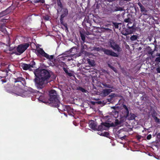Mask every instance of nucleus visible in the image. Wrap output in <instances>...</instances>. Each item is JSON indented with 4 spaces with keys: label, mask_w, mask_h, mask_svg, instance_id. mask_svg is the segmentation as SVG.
I'll list each match as a JSON object with an SVG mask.
<instances>
[{
    "label": "nucleus",
    "mask_w": 160,
    "mask_h": 160,
    "mask_svg": "<svg viewBox=\"0 0 160 160\" xmlns=\"http://www.w3.org/2000/svg\"><path fill=\"white\" fill-rule=\"evenodd\" d=\"M35 78L34 80L38 89H42L45 86V81H47L51 77L49 72L45 69H36L34 72Z\"/></svg>",
    "instance_id": "1"
},
{
    "label": "nucleus",
    "mask_w": 160,
    "mask_h": 160,
    "mask_svg": "<svg viewBox=\"0 0 160 160\" xmlns=\"http://www.w3.org/2000/svg\"><path fill=\"white\" fill-rule=\"evenodd\" d=\"M49 103L53 107L57 108L58 110L61 111H65L64 105L60 103L58 98L57 94L54 90H52L49 92Z\"/></svg>",
    "instance_id": "2"
},
{
    "label": "nucleus",
    "mask_w": 160,
    "mask_h": 160,
    "mask_svg": "<svg viewBox=\"0 0 160 160\" xmlns=\"http://www.w3.org/2000/svg\"><path fill=\"white\" fill-rule=\"evenodd\" d=\"M29 44L28 43H24L18 45L17 48V55H20L22 53L29 47Z\"/></svg>",
    "instance_id": "3"
},
{
    "label": "nucleus",
    "mask_w": 160,
    "mask_h": 160,
    "mask_svg": "<svg viewBox=\"0 0 160 160\" xmlns=\"http://www.w3.org/2000/svg\"><path fill=\"white\" fill-rule=\"evenodd\" d=\"M113 126V123L110 124L106 122H102L100 125L97 127L96 130L102 131V130H106L108 128H109L111 126Z\"/></svg>",
    "instance_id": "4"
},
{
    "label": "nucleus",
    "mask_w": 160,
    "mask_h": 160,
    "mask_svg": "<svg viewBox=\"0 0 160 160\" xmlns=\"http://www.w3.org/2000/svg\"><path fill=\"white\" fill-rule=\"evenodd\" d=\"M17 85L14 84L12 92L18 95L22 96L24 92V90L22 88L21 85H19L17 86Z\"/></svg>",
    "instance_id": "5"
},
{
    "label": "nucleus",
    "mask_w": 160,
    "mask_h": 160,
    "mask_svg": "<svg viewBox=\"0 0 160 160\" xmlns=\"http://www.w3.org/2000/svg\"><path fill=\"white\" fill-rule=\"evenodd\" d=\"M132 23H128L127 25V28L126 29L125 31L123 30L122 32V33L125 36H127L129 34H131L134 31V28L133 26H129V24H131Z\"/></svg>",
    "instance_id": "6"
},
{
    "label": "nucleus",
    "mask_w": 160,
    "mask_h": 160,
    "mask_svg": "<svg viewBox=\"0 0 160 160\" xmlns=\"http://www.w3.org/2000/svg\"><path fill=\"white\" fill-rule=\"evenodd\" d=\"M120 112L122 113V115L120 116V118L119 119L120 120V122L122 124L126 122L127 119V115L128 112L127 109L126 112L124 110V108L123 107L121 109Z\"/></svg>",
    "instance_id": "7"
},
{
    "label": "nucleus",
    "mask_w": 160,
    "mask_h": 160,
    "mask_svg": "<svg viewBox=\"0 0 160 160\" xmlns=\"http://www.w3.org/2000/svg\"><path fill=\"white\" fill-rule=\"evenodd\" d=\"M109 45L111 48L118 52L122 51V49L119 45L116 43L113 40H111L109 41Z\"/></svg>",
    "instance_id": "8"
},
{
    "label": "nucleus",
    "mask_w": 160,
    "mask_h": 160,
    "mask_svg": "<svg viewBox=\"0 0 160 160\" xmlns=\"http://www.w3.org/2000/svg\"><path fill=\"white\" fill-rule=\"evenodd\" d=\"M35 65V62L33 61H32L29 64L23 63L21 67L24 70H28L30 71H32V68H33Z\"/></svg>",
    "instance_id": "9"
},
{
    "label": "nucleus",
    "mask_w": 160,
    "mask_h": 160,
    "mask_svg": "<svg viewBox=\"0 0 160 160\" xmlns=\"http://www.w3.org/2000/svg\"><path fill=\"white\" fill-rule=\"evenodd\" d=\"M122 107L124 108V110L126 111V110H128V114L127 115V120L131 121L135 120L137 116L133 113L131 112L129 113V111L128 107L124 104H122Z\"/></svg>",
    "instance_id": "10"
},
{
    "label": "nucleus",
    "mask_w": 160,
    "mask_h": 160,
    "mask_svg": "<svg viewBox=\"0 0 160 160\" xmlns=\"http://www.w3.org/2000/svg\"><path fill=\"white\" fill-rule=\"evenodd\" d=\"M57 13L60 14V17L65 18L66 17L68 13V9L66 8H63L61 9H57Z\"/></svg>",
    "instance_id": "11"
},
{
    "label": "nucleus",
    "mask_w": 160,
    "mask_h": 160,
    "mask_svg": "<svg viewBox=\"0 0 160 160\" xmlns=\"http://www.w3.org/2000/svg\"><path fill=\"white\" fill-rule=\"evenodd\" d=\"M103 52L104 54L108 56L117 57H118V55L117 53L112 50L106 49L105 48H103Z\"/></svg>",
    "instance_id": "12"
},
{
    "label": "nucleus",
    "mask_w": 160,
    "mask_h": 160,
    "mask_svg": "<svg viewBox=\"0 0 160 160\" xmlns=\"http://www.w3.org/2000/svg\"><path fill=\"white\" fill-rule=\"evenodd\" d=\"M13 82L15 83L19 82V85L23 86H24L26 84L25 78L21 77H19L17 78H14Z\"/></svg>",
    "instance_id": "13"
},
{
    "label": "nucleus",
    "mask_w": 160,
    "mask_h": 160,
    "mask_svg": "<svg viewBox=\"0 0 160 160\" xmlns=\"http://www.w3.org/2000/svg\"><path fill=\"white\" fill-rule=\"evenodd\" d=\"M35 53L38 57L42 56L45 57L47 54L42 48H39L36 50Z\"/></svg>",
    "instance_id": "14"
},
{
    "label": "nucleus",
    "mask_w": 160,
    "mask_h": 160,
    "mask_svg": "<svg viewBox=\"0 0 160 160\" xmlns=\"http://www.w3.org/2000/svg\"><path fill=\"white\" fill-rule=\"evenodd\" d=\"M89 127L94 130H96L97 127L96 123L93 120H91L89 123Z\"/></svg>",
    "instance_id": "15"
},
{
    "label": "nucleus",
    "mask_w": 160,
    "mask_h": 160,
    "mask_svg": "<svg viewBox=\"0 0 160 160\" xmlns=\"http://www.w3.org/2000/svg\"><path fill=\"white\" fill-rule=\"evenodd\" d=\"M83 24H84V26H86V29H89L92 25L91 21L87 19H84Z\"/></svg>",
    "instance_id": "16"
},
{
    "label": "nucleus",
    "mask_w": 160,
    "mask_h": 160,
    "mask_svg": "<svg viewBox=\"0 0 160 160\" xmlns=\"http://www.w3.org/2000/svg\"><path fill=\"white\" fill-rule=\"evenodd\" d=\"M65 111H67L69 114H71L72 113H73V109L68 105H66L64 107Z\"/></svg>",
    "instance_id": "17"
},
{
    "label": "nucleus",
    "mask_w": 160,
    "mask_h": 160,
    "mask_svg": "<svg viewBox=\"0 0 160 160\" xmlns=\"http://www.w3.org/2000/svg\"><path fill=\"white\" fill-rule=\"evenodd\" d=\"M112 90L111 89H104L102 91V93L104 96H107L108 95L109 93L112 92Z\"/></svg>",
    "instance_id": "18"
},
{
    "label": "nucleus",
    "mask_w": 160,
    "mask_h": 160,
    "mask_svg": "<svg viewBox=\"0 0 160 160\" xmlns=\"http://www.w3.org/2000/svg\"><path fill=\"white\" fill-rule=\"evenodd\" d=\"M137 4L139 6V8H140L141 11L142 12H144L145 13H146L147 12V11L141 3L138 2L137 3Z\"/></svg>",
    "instance_id": "19"
},
{
    "label": "nucleus",
    "mask_w": 160,
    "mask_h": 160,
    "mask_svg": "<svg viewBox=\"0 0 160 160\" xmlns=\"http://www.w3.org/2000/svg\"><path fill=\"white\" fill-rule=\"evenodd\" d=\"M64 18L60 17V22L61 24L63 25L65 28H66V29L67 30H68V28L67 27V24L66 23H64L63 22V19Z\"/></svg>",
    "instance_id": "20"
},
{
    "label": "nucleus",
    "mask_w": 160,
    "mask_h": 160,
    "mask_svg": "<svg viewBox=\"0 0 160 160\" xmlns=\"http://www.w3.org/2000/svg\"><path fill=\"white\" fill-rule=\"evenodd\" d=\"M7 72L1 70H0V77L1 78H4L7 76Z\"/></svg>",
    "instance_id": "21"
},
{
    "label": "nucleus",
    "mask_w": 160,
    "mask_h": 160,
    "mask_svg": "<svg viewBox=\"0 0 160 160\" xmlns=\"http://www.w3.org/2000/svg\"><path fill=\"white\" fill-rule=\"evenodd\" d=\"M7 32L6 28H0V34L3 36Z\"/></svg>",
    "instance_id": "22"
},
{
    "label": "nucleus",
    "mask_w": 160,
    "mask_h": 160,
    "mask_svg": "<svg viewBox=\"0 0 160 160\" xmlns=\"http://www.w3.org/2000/svg\"><path fill=\"white\" fill-rule=\"evenodd\" d=\"M103 48H103L102 47H94L93 49L94 51L97 52H100L102 51L103 52Z\"/></svg>",
    "instance_id": "23"
},
{
    "label": "nucleus",
    "mask_w": 160,
    "mask_h": 160,
    "mask_svg": "<svg viewBox=\"0 0 160 160\" xmlns=\"http://www.w3.org/2000/svg\"><path fill=\"white\" fill-rule=\"evenodd\" d=\"M101 84L105 88L111 89L113 88V86L110 84H107L106 83L104 82H102Z\"/></svg>",
    "instance_id": "24"
},
{
    "label": "nucleus",
    "mask_w": 160,
    "mask_h": 160,
    "mask_svg": "<svg viewBox=\"0 0 160 160\" xmlns=\"http://www.w3.org/2000/svg\"><path fill=\"white\" fill-rule=\"evenodd\" d=\"M54 56L53 55H49L47 53L45 58L49 61H52L54 58Z\"/></svg>",
    "instance_id": "25"
},
{
    "label": "nucleus",
    "mask_w": 160,
    "mask_h": 160,
    "mask_svg": "<svg viewBox=\"0 0 160 160\" xmlns=\"http://www.w3.org/2000/svg\"><path fill=\"white\" fill-rule=\"evenodd\" d=\"M88 62L89 64L91 66L93 67L95 65V62L93 60H91L88 59Z\"/></svg>",
    "instance_id": "26"
},
{
    "label": "nucleus",
    "mask_w": 160,
    "mask_h": 160,
    "mask_svg": "<svg viewBox=\"0 0 160 160\" xmlns=\"http://www.w3.org/2000/svg\"><path fill=\"white\" fill-rule=\"evenodd\" d=\"M58 8L57 9H61L64 8L61 1L57 2Z\"/></svg>",
    "instance_id": "27"
},
{
    "label": "nucleus",
    "mask_w": 160,
    "mask_h": 160,
    "mask_svg": "<svg viewBox=\"0 0 160 160\" xmlns=\"http://www.w3.org/2000/svg\"><path fill=\"white\" fill-rule=\"evenodd\" d=\"M112 26L114 27L115 28L118 29L119 28V25H121L122 24L121 23H117L116 22H112Z\"/></svg>",
    "instance_id": "28"
},
{
    "label": "nucleus",
    "mask_w": 160,
    "mask_h": 160,
    "mask_svg": "<svg viewBox=\"0 0 160 160\" xmlns=\"http://www.w3.org/2000/svg\"><path fill=\"white\" fill-rule=\"evenodd\" d=\"M62 68L65 72L69 76L71 77L72 76V74L71 73L69 72L67 68L63 67Z\"/></svg>",
    "instance_id": "29"
},
{
    "label": "nucleus",
    "mask_w": 160,
    "mask_h": 160,
    "mask_svg": "<svg viewBox=\"0 0 160 160\" xmlns=\"http://www.w3.org/2000/svg\"><path fill=\"white\" fill-rule=\"evenodd\" d=\"M138 37L136 35H133L131 36L130 39L132 41H134L136 40Z\"/></svg>",
    "instance_id": "30"
},
{
    "label": "nucleus",
    "mask_w": 160,
    "mask_h": 160,
    "mask_svg": "<svg viewBox=\"0 0 160 160\" xmlns=\"http://www.w3.org/2000/svg\"><path fill=\"white\" fill-rule=\"evenodd\" d=\"M77 89L78 90L81 91L82 92L86 93L87 92V90H86L84 88L81 87H79L78 88H77Z\"/></svg>",
    "instance_id": "31"
},
{
    "label": "nucleus",
    "mask_w": 160,
    "mask_h": 160,
    "mask_svg": "<svg viewBox=\"0 0 160 160\" xmlns=\"http://www.w3.org/2000/svg\"><path fill=\"white\" fill-rule=\"evenodd\" d=\"M5 88L6 91L8 92H10V85L9 84H7L5 86Z\"/></svg>",
    "instance_id": "32"
},
{
    "label": "nucleus",
    "mask_w": 160,
    "mask_h": 160,
    "mask_svg": "<svg viewBox=\"0 0 160 160\" xmlns=\"http://www.w3.org/2000/svg\"><path fill=\"white\" fill-rule=\"evenodd\" d=\"M98 134L101 136L106 137H108L109 135V133L107 132H104L103 133H101L100 134Z\"/></svg>",
    "instance_id": "33"
},
{
    "label": "nucleus",
    "mask_w": 160,
    "mask_h": 160,
    "mask_svg": "<svg viewBox=\"0 0 160 160\" xmlns=\"http://www.w3.org/2000/svg\"><path fill=\"white\" fill-rule=\"evenodd\" d=\"M80 36L82 40L83 41V43L85 42V37L84 35L80 32Z\"/></svg>",
    "instance_id": "34"
},
{
    "label": "nucleus",
    "mask_w": 160,
    "mask_h": 160,
    "mask_svg": "<svg viewBox=\"0 0 160 160\" xmlns=\"http://www.w3.org/2000/svg\"><path fill=\"white\" fill-rule=\"evenodd\" d=\"M122 10L123 9L122 8L118 6L115 7L114 11H122Z\"/></svg>",
    "instance_id": "35"
},
{
    "label": "nucleus",
    "mask_w": 160,
    "mask_h": 160,
    "mask_svg": "<svg viewBox=\"0 0 160 160\" xmlns=\"http://www.w3.org/2000/svg\"><path fill=\"white\" fill-rule=\"evenodd\" d=\"M33 2L34 3H37L39 2H41L42 3H45V0H34L33 1Z\"/></svg>",
    "instance_id": "36"
},
{
    "label": "nucleus",
    "mask_w": 160,
    "mask_h": 160,
    "mask_svg": "<svg viewBox=\"0 0 160 160\" xmlns=\"http://www.w3.org/2000/svg\"><path fill=\"white\" fill-rule=\"evenodd\" d=\"M108 66L109 68H110L114 72H117V70L115 68L111 66V65L109 64H108Z\"/></svg>",
    "instance_id": "37"
},
{
    "label": "nucleus",
    "mask_w": 160,
    "mask_h": 160,
    "mask_svg": "<svg viewBox=\"0 0 160 160\" xmlns=\"http://www.w3.org/2000/svg\"><path fill=\"white\" fill-rule=\"evenodd\" d=\"M152 117L154 118L156 122L158 123H159V122L160 119L158 118L157 117L155 116H153V115H152Z\"/></svg>",
    "instance_id": "38"
},
{
    "label": "nucleus",
    "mask_w": 160,
    "mask_h": 160,
    "mask_svg": "<svg viewBox=\"0 0 160 160\" xmlns=\"http://www.w3.org/2000/svg\"><path fill=\"white\" fill-rule=\"evenodd\" d=\"M43 18L46 21H48L50 19V17L48 15H46L45 16H43Z\"/></svg>",
    "instance_id": "39"
},
{
    "label": "nucleus",
    "mask_w": 160,
    "mask_h": 160,
    "mask_svg": "<svg viewBox=\"0 0 160 160\" xmlns=\"http://www.w3.org/2000/svg\"><path fill=\"white\" fill-rule=\"evenodd\" d=\"M7 14L5 11H3L0 12V17H2Z\"/></svg>",
    "instance_id": "40"
},
{
    "label": "nucleus",
    "mask_w": 160,
    "mask_h": 160,
    "mask_svg": "<svg viewBox=\"0 0 160 160\" xmlns=\"http://www.w3.org/2000/svg\"><path fill=\"white\" fill-rule=\"evenodd\" d=\"M115 123L116 125H119L121 124L120 122V120H119L118 119H116L115 121Z\"/></svg>",
    "instance_id": "41"
},
{
    "label": "nucleus",
    "mask_w": 160,
    "mask_h": 160,
    "mask_svg": "<svg viewBox=\"0 0 160 160\" xmlns=\"http://www.w3.org/2000/svg\"><path fill=\"white\" fill-rule=\"evenodd\" d=\"M155 61L156 62H160V57L156 58Z\"/></svg>",
    "instance_id": "42"
},
{
    "label": "nucleus",
    "mask_w": 160,
    "mask_h": 160,
    "mask_svg": "<svg viewBox=\"0 0 160 160\" xmlns=\"http://www.w3.org/2000/svg\"><path fill=\"white\" fill-rule=\"evenodd\" d=\"M109 96L111 98H110L112 99L115 96V94L114 93H111Z\"/></svg>",
    "instance_id": "43"
},
{
    "label": "nucleus",
    "mask_w": 160,
    "mask_h": 160,
    "mask_svg": "<svg viewBox=\"0 0 160 160\" xmlns=\"http://www.w3.org/2000/svg\"><path fill=\"white\" fill-rule=\"evenodd\" d=\"M124 21L126 22H128L129 23V22H130V19L129 18H126L124 19Z\"/></svg>",
    "instance_id": "44"
},
{
    "label": "nucleus",
    "mask_w": 160,
    "mask_h": 160,
    "mask_svg": "<svg viewBox=\"0 0 160 160\" xmlns=\"http://www.w3.org/2000/svg\"><path fill=\"white\" fill-rule=\"evenodd\" d=\"M152 138V135L151 134L148 135L147 137V139L148 140H150Z\"/></svg>",
    "instance_id": "45"
},
{
    "label": "nucleus",
    "mask_w": 160,
    "mask_h": 160,
    "mask_svg": "<svg viewBox=\"0 0 160 160\" xmlns=\"http://www.w3.org/2000/svg\"><path fill=\"white\" fill-rule=\"evenodd\" d=\"M115 116H114L115 118H116L118 116V112H115Z\"/></svg>",
    "instance_id": "46"
},
{
    "label": "nucleus",
    "mask_w": 160,
    "mask_h": 160,
    "mask_svg": "<svg viewBox=\"0 0 160 160\" xmlns=\"http://www.w3.org/2000/svg\"><path fill=\"white\" fill-rule=\"evenodd\" d=\"M156 71L158 73H160V67H159L156 69Z\"/></svg>",
    "instance_id": "47"
},
{
    "label": "nucleus",
    "mask_w": 160,
    "mask_h": 160,
    "mask_svg": "<svg viewBox=\"0 0 160 160\" xmlns=\"http://www.w3.org/2000/svg\"><path fill=\"white\" fill-rule=\"evenodd\" d=\"M136 138L138 140H140L141 138V136L140 135H138L136 136Z\"/></svg>",
    "instance_id": "48"
},
{
    "label": "nucleus",
    "mask_w": 160,
    "mask_h": 160,
    "mask_svg": "<svg viewBox=\"0 0 160 160\" xmlns=\"http://www.w3.org/2000/svg\"><path fill=\"white\" fill-rule=\"evenodd\" d=\"M1 81L2 82V83L6 82V80L5 78H4V79H1Z\"/></svg>",
    "instance_id": "49"
},
{
    "label": "nucleus",
    "mask_w": 160,
    "mask_h": 160,
    "mask_svg": "<svg viewBox=\"0 0 160 160\" xmlns=\"http://www.w3.org/2000/svg\"><path fill=\"white\" fill-rule=\"evenodd\" d=\"M126 136L125 135H124V136H123L122 137H121L120 138L122 140L123 139H124L126 138Z\"/></svg>",
    "instance_id": "50"
},
{
    "label": "nucleus",
    "mask_w": 160,
    "mask_h": 160,
    "mask_svg": "<svg viewBox=\"0 0 160 160\" xmlns=\"http://www.w3.org/2000/svg\"><path fill=\"white\" fill-rule=\"evenodd\" d=\"M156 56H158V57H160V53H157L156 54Z\"/></svg>",
    "instance_id": "51"
},
{
    "label": "nucleus",
    "mask_w": 160,
    "mask_h": 160,
    "mask_svg": "<svg viewBox=\"0 0 160 160\" xmlns=\"http://www.w3.org/2000/svg\"><path fill=\"white\" fill-rule=\"evenodd\" d=\"M155 112H153L152 113V115H153V116H156L155 115Z\"/></svg>",
    "instance_id": "52"
},
{
    "label": "nucleus",
    "mask_w": 160,
    "mask_h": 160,
    "mask_svg": "<svg viewBox=\"0 0 160 160\" xmlns=\"http://www.w3.org/2000/svg\"><path fill=\"white\" fill-rule=\"evenodd\" d=\"M7 39H9V41H8V44L10 43V40H9V37L8 36V38H7Z\"/></svg>",
    "instance_id": "53"
},
{
    "label": "nucleus",
    "mask_w": 160,
    "mask_h": 160,
    "mask_svg": "<svg viewBox=\"0 0 160 160\" xmlns=\"http://www.w3.org/2000/svg\"><path fill=\"white\" fill-rule=\"evenodd\" d=\"M13 48L12 47H10L9 48V50L10 51H12L13 50Z\"/></svg>",
    "instance_id": "54"
},
{
    "label": "nucleus",
    "mask_w": 160,
    "mask_h": 160,
    "mask_svg": "<svg viewBox=\"0 0 160 160\" xmlns=\"http://www.w3.org/2000/svg\"><path fill=\"white\" fill-rule=\"evenodd\" d=\"M111 98H110V99H108V101L109 102H110L111 101Z\"/></svg>",
    "instance_id": "55"
},
{
    "label": "nucleus",
    "mask_w": 160,
    "mask_h": 160,
    "mask_svg": "<svg viewBox=\"0 0 160 160\" xmlns=\"http://www.w3.org/2000/svg\"><path fill=\"white\" fill-rule=\"evenodd\" d=\"M159 136V137H160V133H158V134H157V137H158Z\"/></svg>",
    "instance_id": "56"
},
{
    "label": "nucleus",
    "mask_w": 160,
    "mask_h": 160,
    "mask_svg": "<svg viewBox=\"0 0 160 160\" xmlns=\"http://www.w3.org/2000/svg\"><path fill=\"white\" fill-rule=\"evenodd\" d=\"M42 97L41 96H40L39 97V100H40V98H42Z\"/></svg>",
    "instance_id": "57"
},
{
    "label": "nucleus",
    "mask_w": 160,
    "mask_h": 160,
    "mask_svg": "<svg viewBox=\"0 0 160 160\" xmlns=\"http://www.w3.org/2000/svg\"><path fill=\"white\" fill-rule=\"evenodd\" d=\"M112 108H113L114 109H115V107H112Z\"/></svg>",
    "instance_id": "58"
},
{
    "label": "nucleus",
    "mask_w": 160,
    "mask_h": 160,
    "mask_svg": "<svg viewBox=\"0 0 160 160\" xmlns=\"http://www.w3.org/2000/svg\"><path fill=\"white\" fill-rule=\"evenodd\" d=\"M129 26H133V24L132 25V24H129Z\"/></svg>",
    "instance_id": "59"
},
{
    "label": "nucleus",
    "mask_w": 160,
    "mask_h": 160,
    "mask_svg": "<svg viewBox=\"0 0 160 160\" xmlns=\"http://www.w3.org/2000/svg\"><path fill=\"white\" fill-rule=\"evenodd\" d=\"M57 1V2H59L61 1V0H56Z\"/></svg>",
    "instance_id": "60"
},
{
    "label": "nucleus",
    "mask_w": 160,
    "mask_h": 160,
    "mask_svg": "<svg viewBox=\"0 0 160 160\" xmlns=\"http://www.w3.org/2000/svg\"><path fill=\"white\" fill-rule=\"evenodd\" d=\"M139 50H140V49H141V47H139Z\"/></svg>",
    "instance_id": "61"
},
{
    "label": "nucleus",
    "mask_w": 160,
    "mask_h": 160,
    "mask_svg": "<svg viewBox=\"0 0 160 160\" xmlns=\"http://www.w3.org/2000/svg\"><path fill=\"white\" fill-rule=\"evenodd\" d=\"M143 14L144 15H146V14L144 13H143Z\"/></svg>",
    "instance_id": "62"
},
{
    "label": "nucleus",
    "mask_w": 160,
    "mask_h": 160,
    "mask_svg": "<svg viewBox=\"0 0 160 160\" xmlns=\"http://www.w3.org/2000/svg\"><path fill=\"white\" fill-rule=\"evenodd\" d=\"M127 46H128V47H129V45H127Z\"/></svg>",
    "instance_id": "63"
}]
</instances>
